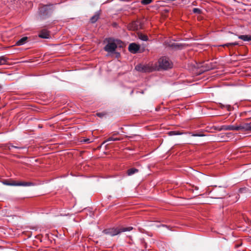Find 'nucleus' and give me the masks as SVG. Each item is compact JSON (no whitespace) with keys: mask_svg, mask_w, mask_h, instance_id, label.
Segmentation results:
<instances>
[{"mask_svg":"<svg viewBox=\"0 0 251 251\" xmlns=\"http://www.w3.org/2000/svg\"><path fill=\"white\" fill-rule=\"evenodd\" d=\"M105 42H106V45L104 47V50L109 54L115 52L117 48H123L124 46L123 43L120 40L113 38H106Z\"/></svg>","mask_w":251,"mask_h":251,"instance_id":"obj_1","label":"nucleus"},{"mask_svg":"<svg viewBox=\"0 0 251 251\" xmlns=\"http://www.w3.org/2000/svg\"><path fill=\"white\" fill-rule=\"evenodd\" d=\"M54 6L53 4L41 5L39 7L38 15L41 19H46L53 13Z\"/></svg>","mask_w":251,"mask_h":251,"instance_id":"obj_2","label":"nucleus"},{"mask_svg":"<svg viewBox=\"0 0 251 251\" xmlns=\"http://www.w3.org/2000/svg\"><path fill=\"white\" fill-rule=\"evenodd\" d=\"M132 227H113L104 229L103 232L105 234L109 235L111 236H114L117 235L122 232H125L127 231H130L132 229Z\"/></svg>","mask_w":251,"mask_h":251,"instance_id":"obj_3","label":"nucleus"},{"mask_svg":"<svg viewBox=\"0 0 251 251\" xmlns=\"http://www.w3.org/2000/svg\"><path fill=\"white\" fill-rule=\"evenodd\" d=\"M158 63L159 68L163 70H167L173 67L172 62L166 56L160 58L158 61Z\"/></svg>","mask_w":251,"mask_h":251,"instance_id":"obj_4","label":"nucleus"},{"mask_svg":"<svg viewBox=\"0 0 251 251\" xmlns=\"http://www.w3.org/2000/svg\"><path fill=\"white\" fill-rule=\"evenodd\" d=\"M135 69L139 72H150L152 69L148 65L138 64L135 67Z\"/></svg>","mask_w":251,"mask_h":251,"instance_id":"obj_5","label":"nucleus"},{"mask_svg":"<svg viewBox=\"0 0 251 251\" xmlns=\"http://www.w3.org/2000/svg\"><path fill=\"white\" fill-rule=\"evenodd\" d=\"M128 27L130 30H137L141 28V25L138 21H133L129 25Z\"/></svg>","mask_w":251,"mask_h":251,"instance_id":"obj_6","label":"nucleus"},{"mask_svg":"<svg viewBox=\"0 0 251 251\" xmlns=\"http://www.w3.org/2000/svg\"><path fill=\"white\" fill-rule=\"evenodd\" d=\"M140 46L136 43H131L128 46L129 51L132 53H136L139 50Z\"/></svg>","mask_w":251,"mask_h":251,"instance_id":"obj_7","label":"nucleus"},{"mask_svg":"<svg viewBox=\"0 0 251 251\" xmlns=\"http://www.w3.org/2000/svg\"><path fill=\"white\" fill-rule=\"evenodd\" d=\"M38 36L43 39H49L50 37L49 31L45 29L40 31Z\"/></svg>","mask_w":251,"mask_h":251,"instance_id":"obj_8","label":"nucleus"},{"mask_svg":"<svg viewBox=\"0 0 251 251\" xmlns=\"http://www.w3.org/2000/svg\"><path fill=\"white\" fill-rule=\"evenodd\" d=\"M240 130L249 131L251 130V126L249 123H245L239 126Z\"/></svg>","mask_w":251,"mask_h":251,"instance_id":"obj_9","label":"nucleus"},{"mask_svg":"<svg viewBox=\"0 0 251 251\" xmlns=\"http://www.w3.org/2000/svg\"><path fill=\"white\" fill-rule=\"evenodd\" d=\"M35 183L31 182H25V181H20L18 182H16V186H34Z\"/></svg>","mask_w":251,"mask_h":251,"instance_id":"obj_10","label":"nucleus"},{"mask_svg":"<svg viewBox=\"0 0 251 251\" xmlns=\"http://www.w3.org/2000/svg\"><path fill=\"white\" fill-rule=\"evenodd\" d=\"M100 15V12L98 11L97 12L95 15L92 16L90 19V21L92 23H95L96 22L98 21V20L99 19Z\"/></svg>","mask_w":251,"mask_h":251,"instance_id":"obj_11","label":"nucleus"},{"mask_svg":"<svg viewBox=\"0 0 251 251\" xmlns=\"http://www.w3.org/2000/svg\"><path fill=\"white\" fill-rule=\"evenodd\" d=\"M238 38L245 41H251V35H243L239 36Z\"/></svg>","mask_w":251,"mask_h":251,"instance_id":"obj_12","label":"nucleus"},{"mask_svg":"<svg viewBox=\"0 0 251 251\" xmlns=\"http://www.w3.org/2000/svg\"><path fill=\"white\" fill-rule=\"evenodd\" d=\"M226 130H235V131L240 130V128L239 127V126H233V125L228 126L226 128Z\"/></svg>","mask_w":251,"mask_h":251,"instance_id":"obj_13","label":"nucleus"},{"mask_svg":"<svg viewBox=\"0 0 251 251\" xmlns=\"http://www.w3.org/2000/svg\"><path fill=\"white\" fill-rule=\"evenodd\" d=\"M27 37H23L17 42L16 44L18 46L23 45L26 43V41H27Z\"/></svg>","mask_w":251,"mask_h":251,"instance_id":"obj_14","label":"nucleus"},{"mask_svg":"<svg viewBox=\"0 0 251 251\" xmlns=\"http://www.w3.org/2000/svg\"><path fill=\"white\" fill-rule=\"evenodd\" d=\"M8 63V59L5 56H0V65L6 64Z\"/></svg>","mask_w":251,"mask_h":251,"instance_id":"obj_15","label":"nucleus"},{"mask_svg":"<svg viewBox=\"0 0 251 251\" xmlns=\"http://www.w3.org/2000/svg\"><path fill=\"white\" fill-rule=\"evenodd\" d=\"M138 172V169H135V168H131L127 170V173L128 176H131Z\"/></svg>","mask_w":251,"mask_h":251,"instance_id":"obj_16","label":"nucleus"},{"mask_svg":"<svg viewBox=\"0 0 251 251\" xmlns=\"http://www.w3.org/2000/svg\"><path fill=\"white\" fill-rule=\"evenodd\" d=\"M12 148H15V149H25V148L23 147L15 146H13L11 144L8 145L7 149L9 150H11Z\"/></svg>","mask_w":251,"mask_h":251,"instance_id":"obj_17","label":"nucleus"},{"mask_svg":"<svg viewBox=\"0 0 251 251\" xmlns=\"http://www.w3.org/2000/svg\"><path fill=\"white\" fill-rule=\"evenodd\" d=\"M183 133L182 132H181L179 131H176V130H175V131H171L169 132V135H171V136H173V135H181Z\"/></svg>","mask_w":251,"mask_h":251,"instance_id":"obj_18","label":"nucleus"},{"mask_svg":"<svg viewBox=\"0 0 251 251\" xmlns=\"http://www.w3.org/2000/svg\"><path fill=\"white\" fill-rule=\"evenodd\" d=\"M139 38L141 40L146 41L148 40V37L146 35L140 34L139 35Z\"/></svg>","mask_w":251,"mask_h":251,"instance_id":"obj_19","label":"nucleus"},{"mask_svg":"<svg viewBox=\"0 0 251 251\" xmlns=\"http://www.w3.org/2000/svg\"><path fill=\"white\" fill-rule=\"evenodd\" d=\"M3 183L6 185L16 186V181H12V182H9L7 181H4L3 182Z\"/></svg>","mask_w":251,"mask_h":251,"instance_id":"obj_20","label":"nucleus"},{"mask_svg":"<svg viewBox=\"0 0 251 251\" xmlns=\"http://www.w3.org/2000/svg\"><path fill=\"white\" fill-rule=\"evenodd\" d=\"M120 139L118 138H114V137H110L109 138H108L106 141H105V142H104V143L106 142H108V141H119Z\"/></svg>","mask_w":251,"mask_h":251,"instance_id":"obj_21","label":"nucleus"},{"mask_svg":"<svg viewBox=\"0 0 251 251\" xmlns=\"http://www.w3.org/2000/svg\"><path fill=\"white\" fill-rule=\"evenodd\" d=\"M81 142H83V143H89L92 142V141H90V139L89 138H86V139H84L82 140L81 141Z\"/></svg>","mask_w":251,"mask_h":251,"instance_id":"obj_22","label":"nucleus"},{"mask_svg":"<svg viewBox=\"0 0 251 251\" xmlns=\"http://www.w3.org/2000/svg\"><path fill=\"white\" fill-rule=\"evenodd\" d=\"M238 45V43L237 42H235L228 43V44L224 45L223 46H229V45L236 46V45Z\"/></svg>","mask_w":251,"mask_h":251,"instance_id":"obj_23","label":"nucleus"},{"mask_svg":"<svg viewBox=\"0 0 251 251\" xmlns=\"http://www.w3.org/2000/svg\"><path fill=\"white\" fill-rule=\"evenodd\" d=\"M193 11L195 13H200L201 12V10L199 8H195L193 9Z\"/></svg>","mask_w":251,"mask_h":251,"instance_id":"obj_24","label":"nucleus"},{"mask_svg":"<svg viewBox=\"0 0 251 251\" xmlns=\"http://www.w3.org/2000/svg\"><path fill=\"white\" fill-rule=\"evenodd\" d=\"M141 3L144 5H147L150 3L152 1H141Z\"/></svg>","mask_w":251,"mask_h":251,"instance_id":"obj_25","label":"nucleus"},{"mask_svg":"<svg viewBox=\"0 0 251 251\" xmlns=\"http://www.w3.org/2000/svg\"><path fill=\"white\" fill-rule=\"evenodd\" d=\"M113 54H115V57L117 58H118L120 56V52L116 51V50H115V52H114Z\"/></svg>","mask_w":251,"mask_h":251,"instance_id":"obj_26","label":"nucleus"},{"mask_svg":"<svg viewBox=\"0 0 251 251\" xmlns=\"http://www.w3.org/2000/svg\"><path fill=\"white\" fill-rule=\"evenodd\" d=\"M97 115L100 117L101 116V113H97Z\"/></svg>","mask_w":251,"mask_h":251,"instance_id":"obj_27","label":"nucleus"},{"mask_svg":"<svg viewBox=\"0 0 251 251\" xmlns=\"http://www.w3.org/2000/svg\"><path fill=\"white\" fill-rule=\"evenodd\" d=\"M163 226H166V227H167V226L166 225H162Z\"/></svg>","mask_w":251,"mask_h":251,"instance_id":"obj_28","label":"nucleus"}]
</instances>
